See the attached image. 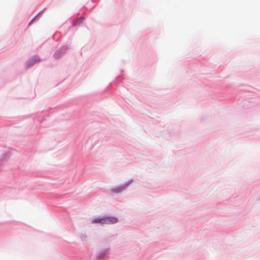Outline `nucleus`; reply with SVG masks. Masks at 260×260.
Listing matches in <instances>:
<instances>
[{
  "instance_id": "f257e3e1",
  "label": "nucleus",
  "mask_w": 260,
  "mask_h": 260,
  "mask_svg": "<svg viewBox=\"0 0 260 260\" xmlns=\"http://www.w3.org/2000/svg\"><path fill=\"white\" fill-rule=\"evenodd\" d=\"M118 219L114 216H105V224H114L118 222Z\"/></svg>"
},
{
  "instance_id": "f03ea898",
  "label": "nucleus",
  "mask_w": 260,
  "mask_h": 260,
  "mask_svg": "<svg viewBox=\"0 0 260 260\" xmlns=\"http://www.w3.org/2000/svg\"><path fill=\"white\" fill-rule=\"evenodd\" d=\"M92 223H100L101 224H105V216L102 217H98L93 219L92 222Z\"/></svg>"
},
{
  "instance_id": "7ed1b4c3",
  "label": "nucleus",
  "mask_w": 260,
  "mask_h": 260,
  "mask_svg": "<svg viewBox=\"0 0 260 260\" xmlns=\"http://www.w3.org/2000/svg\"><path fill=\"white\" fill-rule=\"evenodd\" d=\"M126 186H125V185L119 186V187H117L115 188L114 189H113V191L114 192L118 193V192H120V191H121L124 189H125L126 188Z\"/></svg>"
},
{
  "instance_id": "20e7f679",
  "label": "nucleus",
  "mask_w": 260,
  "mask_h": 260,
  "mask_svg": "<svg viewBox=\"0 0 260 260\" xmlns=\"http://www.w3.org/2000/svg\"><path fill=\"white\" fill-rule=\"evenodd\" d=\"M83 18L80 17L74 23V24H78L82 22Z\"/></svg>"
}]
</instances>
